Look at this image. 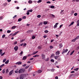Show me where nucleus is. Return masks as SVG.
I'll return each mask as SVG.
<instances>
[{
  "instance_id": "1",
  "label": "nucleus",
  "mask_w": 79,
  "mask_h": 79,
  "mask_svg": "<svg viewBox=\"0 0 79 79\" xmlns=\"http://www.w3.org/2000/svg\"><path fill=\"white\" fill-rule=\"evenodd\" d=\"M25 71V70L23 69H22L19 70L18 71V73L20 74H21L22 73H24V72Z\"/></svg>"
},
{
  "instance_id": "2",
  "label": "nucleus",
  "mask_w": 79,
  "mask_h": 79,
  "mask_svg": "<svg viewBox=\"0 0 79 79\" xmlns=\"http://www.w3.org/2000/svg\"><path fill=\"white\" fill-rule=\"evenodd\" d=\"M68 51V49H66L65 50V49H63V52H62V54H63V53H66Z\"/></svg>"
},
{
  "instance_id": "3",
  "label": "nucleus",
  "mask_w": 79,
  "mask_h": 79,
  "mask_svg": "<svg viewBox=\"0 0 79 79\" xmlns=\"http://www.w3.org/2000/svg\"><path fill=\"white\" fill-rule=\"evenodd\" d=\"M41 56L42 57V59L45 60V55L44 54H42Z\"/></svg>"
},
{
  "instance_id": "4",
  "label": "nucleus",
  "mask_w": 79,
  "mask_h": 79,
  "mask_svg": "<svg viewBox=\"0 0 79 79\" xmlns=\"http://www.w3.org/2000/svg\"><path fill=\"white\" fill-rule=\"evenodd\" d=\"M60 51H58L56 52V55H59V54H60Z\"/></svg>"
},
{
  "instance_id": "5",
  "label": "nucleus",
  "mask_w": 79,
  "mask_h": 79,
  "mask_svg": "<svg viewBox=\"0 0 79 79\" xmlns=\"http://www.w3.org/2000/svg\"><path fill=\"white\" fill-rule=\"evenodd\" d=\"M18 46H16L14 47V50H15V52H16L18 50Z\"/></svg>"
},
{
  "instance_id": "6",
  "label": "nucleus",
  "mask_w": 79,
  "mask_h": 79,
  "mask_svg": "<svg viewBox=\"0 0 79 79\" xmlns=\"http://www.w3.org/2000/svg\"><path fill=\"white\" fill-rule=\"evenodd\" d=\"M20 79H24V75L22 74L20 75Z\"/></svg>"
},
{
  "instance_id": "7",
  "label": "nucleus",
  "mask_w": 79,
  "mask_h": 79,
  "mask_svg": "<svg viewBox=\"0 0 79 79\" xmlns=\"http://www.w3.org/2000/svg\"><path fill=\"white\" fill-rule=\"evenodd\" d=\"M60 56H54V58L55 59V60H57L58 59V58Z\"/></svg>"
},
{
  "instance_id": "8",
  "label": "nucleus",
  "mask_w": 79,
  "mask_h": 79,
  "mask_svg": "<svg viewBox=\"0 0 79 79\" xmlns=\"http://www.w3.org/2000/svg\"><path fill=\"white\" fill-rule=\"evenodd\" d=\"M21 64H22V62H18L16 63V64H18L19 65Z\"/></svg>"
},
{
  "instance_id": "9",
  "label": "nucleus",
  "mask_w": 79,
  "mask_h": 79,
  "mask_svg": "<svg viewBox=\"0 0 79 79\" xmlns=\"http://www.w3.org/2000/svg\"><path fill=\"white\" fill-rule=\"evenodd\" d=\"M27 58V57H26V56H24L23 57V60H26Z\"/></svg>"
},
{
  "instance_id": "10",
  "label": "nucleus",
  "mask_w": 79,
  "mask_h": 79,
  "mask_svg": "<svg viewBox=\"0 0 79 79\" xmlns=\"http://www.w3.org/2000/svg\"><path fill=\"white\" fill-rule=\"evenodd\" d=\"M32 31H33L32 30H29L27 31V33H31V32H32Z\"/></svg>"
},
{
  "instance_id": "11",
  "label": "nucleus",
  "mask_w": 79,
  "mask_h": 79,
  "mask_svg": "<svg viewBox=\"0 0 79 79\" xmlns=\"http://www.w3.org/2000/svg\"><path fill=\"white\" fill-rule=\"evenodd\" d=\"M74 22H72L70 23V24L69 25V26L70 27V26H72V25H73V24H74Z\"/></svg>"
},
{
  "instance_id": "12",
  "label": "nucleus",
  "mask_w": 79,
  "mask_h": 79,
  "mask_svg": "<svg viewBox=\"0 0 79 79\" xmlns=\"http://www.w3.org/2000/svg\"><path fill=\"white\" fill-rule=\"evenodd\" d=\"M13 71L12 70L9 73L10 76H11V75L12 74V73H13Z\"/></svg>"
},
{
  "instance_id": "13",
  "label": "nucleus",
  "mask_w": 79,
  "mask_h": 79,
  "mask_svg": "<svg viewBox=\"0 0 79 79\" xmlns=\"http://www.w3.org/2000/svg\"><path fill=\"white\" fill-rule=\"evenodd\" d=\"M9 63V60H7L5 62V64H7Z\"/></svg>"
},
{
  "instance_id": "14",
  "label": "nucleus",
  "mask_w": 79,
  "mask_h": 79,
  "mask_svg": "<svg viewBox=\"0 0 79 79\" xmlns=\"http://www.w3.org/2000/svg\"><path fill=\"white\" fill-rule=\"evenodd\" d=\"M32 69V67H30L28 70L29 72V71H31Z\"/></svg>"
},
{
  "instance_id": "15",
  "label": "nucleus",
  "mask_w": 79,
  "mask_h": 79,
  "mask_svg": "<svg viewBox=\"0 0 79 79\" xmlns=\"http://www.w3.org/2000/svg\"><path fill=\"white\" fill-rule=\"evenodd\" d=\"M39 55H35V56H33V57H39Z\"/></svg>"
},
{
  "instance_id": "16",
  "label": "nucleus",
  "mask_w": 79,
  "mask_h": 79,
  "mask_svg": "<svg viewBox=\"0 0 79 79\" xmlns=\"http://www.w3.org/2000/svg\"><path fill=\"white\" fill-rule=\"evenodd\" d=\"M16 27V26H13L12 27L11 29H15Z\"/></svg>"
},
{
  "instance_id": "17",
  "label": "nucleus",
  "mask_w": 79,
  "mask_h": 79,
  "mask_svg": "<svg viewBox=\"0 0 79 79\" xmlns=\"http://www.w3.org/2000/svg\"><path fill=\"white\" fill-rule=\"evenodd\" d=\"M57 60L58 61H61V58L60 57L58 58L57 59Z\"/></svg>"
},
{
  "instance_id": "18",
  "label": "nucleus",
  "mask_w": 79,
  "mask_h": 79,
  "mask_svg": "<svg viewBox=\"0 0 79 79\" xmlns=\"http://www.w3.org/2000/svg\"><path fill=\"white\" fill-rule=\"evenodd\" d=\"M78 70H79V68H77L74 69V71H77Z\"/></svg>"
},
{
  "instance_id": "19",
  "label": "nucleus",
  "mask_w": 79,
  "mask_h": 79,
  "mask_svg": "<svg viewBox=\"0 0 79 79\" xmlns=\"http://www.w3.org/2000/svg\"><path fill=\"white\" fill-rule=\"evenodd\" d=\"M51 71L52 72H54V71H55V69H51Z\"/></svg>"
},
{
  "instance_id": "20",
  "label": "nucleus",
  "mask_w": 79,
  "mask_h": 79,
  "mask_svg": "<svg viewBox=\"0 0 79 79\" xmlns=\"http://www.w3.org/2000/svg\"><path fill=\"white\" fill-rule=\"evenodd\" d=\"M42 71L41 70H39L38 71V73H42Z\"/></svg>"
},
{
  "instance_id": "21",
  "label": "nucleus",
  "mask_w": 79,
  "mask_h": 79,
  "mask_svg": "<svg viewBox=\"0 0 79 79\" xmlns=\"http://www.w3.org/2000/svg\"><path fill=\"white\" fill-rule=\"evenodd\" d=\"M5 66V64H2L0 66V68H2V67H3Z\"/></svg>"
},
{
  "instance_id": "22",
  "label": "nucleus",
  "mask_w": 79,
  "mask_h": 79,
  "mask_svg": "<svg viewBox=\"0 0 79 79\" xmlns=\"http://www.w3.org/2000/svg\"><path fill=\"white\" fill-rule=\"evenodd\" d=\"M59 47L60 48H62L63 47V45H62V44H59Z\"/></svg>"
},
{
  "instance_id": "23",
  "label": "nucleus",
  "mask_w": 79,
  "mask_h": 79,
  "mask_svg": "<svg viewBox=\"0 0 79 79\" xmlns=\"http://www.w3.org/2000/svg\"><path fill=\"white\" fill-rule=\"evenodd\" d=\"M76 40L75 38L73 40H72L71 42H75Z\"/></svg>"
},
{
  "instance_id": "24",
  "label": "nucleus",
  "mask_w": 79,
  "mask_h": 79,
  "mask_svg": "<svg viewBox=\"0 0 79 79\" xmlns=\"http://www.w3.org/2000/svg\"><path fill=\"white\" fill-rule=\"evenodd\" d=\"M7 5V3H5L4 4H3V6H6Z\"/></svg>"
},
{
  "instance_id": "25",
  "label": "nucleus",
  "mask_w": 79,
  "mask_h": 79,
  "mask_svg": "<svg viewBox=\"0 0 79 79\" xmlns=\"http://www.w3.org/2000/svg\"><path fill=\"white\" fill-rule=\"evenodd\" d=\"M55 56V54H54V53L52 54L51 56H50V58H52V57H53V56Z\"/></svg>"
},
{
  "instance_id": "26",
  "label": "nucleus",
  "mask_w": 79,
  "mask_h": 79,
  "mask_svg": "<svg viewBox=\"0 0 79 79\" xmlns=\"http://www.w3.org/2000/svg\"><path fill=\"white\" fill-rule=\"evenodd\" d=\"M27 11H28L29 12H32V9L28 10Z\"/></svg>"
},
{
  "instance_id": "27",
  "label": "nucleus",
  "mask_w": 79,
  "mask_h": 79,
  "mask_svg": "<svg viewBox=\"0 0 79 79\" xmlns=\"http://www.w3.org/2000/svg\"><path fill=\"white\" fill-rule=\"evenodd\" d=\"M44 24L45 25H46V24H47V21H45L44 22Z\"/></svg>"
},
{
  "instance_id": "28",
  "label": "nucleus",
  "mask_w": 79,
  "mask_h": 79,
  "mask_svg": "<svg viewBox=\"0 0 79 79\" xmlns=\"http://www.w3.org/2000/svg\"><path fill=\"white\" fill-rule=\"evenodd\" d=\"M74 52V50L73 51L70 53V55H72Z\"/></svg>"
},
{
  "instance_id": "29",
  "label": "nucleus",
  "mask_w": 79,
  "mask_h": 79,
  "mask_svg": "<svg viewBox=\"0 0 79 79\" xmlns=\"http://www.w3.org/2000/svg\"><path fill=\"white\" fill-rule=\"evenodd\" d=\"M9 73V70H8V69H7L6 72V73L7 74V73Z\"/></svg>"
},
{
  "instance_id": "30",
  "label": "nucleus",
  "mask_w": 79,
  "mask_h": 79,
  "mask_svg": "<svg viewBox=\"0 0 79 79\" xmlns=\"http://www.w3.org/2000/svg\"><path fill=\"white\" fill-rule=\"evenodd\" d=\"M6 59L5 58L3 60V63H5V61H6Z\"/></svg>"
},
{
  "instance_id": "31",
  "label": "nucleus",
  "mask_w": 79,
  "mask_h": 79,
  "mask_svg": "<svg viewBox=\"0 0 79 79\" xmlns=\"http://www.w3.org/2000/svg\"><path fill=\"white\" fill-rule=\"evenodd\" d=\"M21 20H22V19L19 18L18 19V21H19V22H20V21H21Z\"/></svg>"
},
{
  "instance_id": "32",
  "label": "nucleus",
  "mask_w": 79,
  "mask_h": 79,
  "mask_svg": "<svg viewBox=\"0 0 79 79\" xmlns=\"http://www.w3.org/2000/svg\"><path fill=\"white\" fill-rule=\"evenodd\" d=\"M14 45H16L17 44H18V42H17V41H15L14 42Z\"/></svg>"
},
{
  "instance_id": "33",
  "label": "nucleus",
  "mask_w": 79,
  "mask_h": 79,
  "mask_svg": "<svg viewBox=\"0 0 79 79\" xmlns=\"http://www.w3.org/2000/svg\"><path fill=\"white\" fill-rule=\"evenodd\" d=\"M37 18H40V17H41V15H38L37 16Z\"/></svg>"
},
{
  "instance_id": "34",
  "label": "nucleus",
  "mask_w": 79,
  "mask_h": 79,
  "mask_svg": "<svg viewBox=\"0 0 79 79\" xmlns=\"http://www.w3.org/2000/svg\"><path fill=\"white\" fill-rule=\"evenodd\" d=\"M35 38V37L34 36H33L32 37V39H34Z\"/></svg>"
},
{
  "instance_id": "35",
  "label": "nucleus",
  "mask_w": 79,
  "mask_h": 79,
  "mask_svg": "<svg viewBox=\"0 0 79 79\" xmlns=\"http://www.w3.org/2000/svg\"><path fill=\"white\" fill-rule=\"evenodd\" d=\"M40 2H42V0H39L37 2V3H40Z\"/></svg>"
},
{
  "instance_id": "36",
  "label": "nucleus",
  "mask_w": 79,
  "mask_h": 79,
  "mask_svg": "<svg viewBox=\"0 0 79 79\" xmlns=\"http://www.w3.org/2000/svg\"><path fill=\"white\" fill-rule=\"evenodd\" d=\"M55 8V6H51V8Z\"/></svg>"
},
{
  "instance_id": "37",
  "label": "nucleus",
  "mask_w": 79,
  "mask_h": 79,
  "mask_svg": "<svg viewBox=\"0 0 79 79\" xmlns=\"http://www.w3.org/2000/svg\"><path fill=\"white\" fill-rule=\"evenodd\" d=\"M2 73H3V74H5V69H3L2 70Z\"/></svg>"
},
{
  "instance_id": "38",
  "label": "nucleus",
  "mask_w": 79,
  "mask_h": 79,
  "mask_svg": "<svg viewBox=\"0 0 79 79\" xmlns=\"http://www.w3.org/2000/svg\"><path fill=\"white\" fill-rule=\"evenodd\" d=\"M45 33H48V30H45L44 31Z\"/></svg>"
},
{
  "instance_id": "39",
  "label": "nucleus",
  "mask_w": 79,
  "mask_h": 79,
  "mask_svg": "<svg viewBox=\"0 0 79 79\" xmlns=\"http://www.w3.org/2000/svg\"><path fill=\"white\" fill-rule=\"evenodd\" d=\"M28 3H32V2L31 1H29Z\"/></svg>"
},
{
  "instance_id": "40",
  "label": "nucleus",
  "mask_w": 79,
  "mask_h": 79,
  "mask_svg": "<svg viewBox=\"0 0 79 79\" xmlns=\"http://www.w3.org/2000/svg\"><path fill=\"white\" fill-rule=\"evenodd\" d=\"M5 35L4 34L2 35V38H5Z\"/></svg>"
},
{
  "instance_id": "41",
  "label": "nucleus",
  "mask_w": 79,
  "mask_h": 79,
  "mask_svg": "<svg viewBox=\"0 0 79 79\" xmlns=\"http://www.w3.org/2000/svg\"><path fill=\"white\" fill-rule=\"evenodd\" d=\"M49 60V58L48 57L46 60H45L46 61H48Z\"/></svg>"
},
{
  "instance_id": "42",
  "label": "nucleus",
  "mask_w": 79,
  "mask_h": 79,
  "mask_svg": "<svg viewBox=\"0 0 79 79\" xmlns=\"http://www.w3.org/2000/svg\"><path fill=\"white\" fill-rule=\"evenodd\" d=\"M50 48L51 49H52V48H53V46H50Z\"/></svg>"
},
{
  "instance_id": "43",
  "label": "nucleus",
  "mask_w": 79,
  "mask_h": 79,
  "mask_svg": "<svg viewBox=\"0 0 79 79\" xmlns=\"http://www.w3.org/2000/svg\"><path fill=\"white\" fill-rule=\"evenodd\" d=\"M7 32L8 33H10V32H11V31H10V30H8L7 31Z\"/></svg>"
},
{
  "instance_id": "44",
  "label": "nucleus",
  "mask_w": 79,
  "mask_h": 79,
  "mask_svg": "<svg viewBox=\"0 0 79 79\" xmlns=\"http://www.w3.org/2000/svg\"><path fill=\"white\" fill-rule=\"evenodd\" d=\"M79 36H78L75 39V40H77V39H79Z\"/></svg>"
},
{
  "instance_id": "45",
  "label": "nucleus",
  "mask_w": 79,
  "mask_h": 79,
  "mask_svg": "<svg viewBox=\"0 0 79 79\" xmlns=\"http://www.w3.org/2000/svg\"><path fill=\"white\" fill-rule=\"evenodd\" d=\"M23 19H26V16H24L23 17Z\"/></svg>"
},
{
  "instance_id": "46",
  "label": "nucleus",
  "mask_w": 79,
  "mask_h": 79,
  "mask_svg": "<svg viewBox=\"0 0 79 79\" xmlns=\"http://www.w3.org/2000/svg\"><path fill=\"white\" fill-rule=\"evenodd\" d=\"M47 3H48L49 4L51 3V2L50 1H48L47 2Z\"/></svg>"
},
{
  "instance_id": "47",
  "label": "nucleus",
  "mask_w": 79,
  "mask_h": 79,
  "mask_svg": "<svg viewBox=\"0 0 79 79\" xmlns=\"http://www.w3.org/2000/svg\"><path fill=\"white\" fill-rule=\"evenodd\" d=\"M74 16H77V13H76L74 14Z\"/></svg>"
},
{
  "instance_id": "48",
  "label": "nucleus",
  "mask_w": 79,
  "mask_h": 79,
  "mask_svg": "<svg viewBox=\"0 0 79 79\" xmlns=\"http://www.w3.org/2000/svg\"><path fill=\"white\" fill-rule=\"evenodd\" d=\"M23 53V51H22L20 53V55H21V56H22V54Z\"/></svg>"
},
{
  "instance_id": "49",
  "label": "nucleus",
  "mask_w": 79,
  "mask_h": 79,
  "mask_svg": "<svg viewBox=\"0 0 79 79\" xmlns=\"http://www.w3.org/2000/svg\"><path fill=\"white\" fill-rule=\"evenodd\" d=\"M27 15H29V11H27V12L26 13Z\"/></svg>"
},
{
  "instance_id": "50",
  "label": "nucleus",
  "mask_w": 79,
  "mask_h": 79,
  "mask_svg": "<svg viewBox=\"0 0 79 79\" xmlns=\"http://www.w3.org/2000/svg\"><path fill=\"white\" fill-rule=\"evenodd\" d=\"M29 67V66H27L25 67V69H27Z\"/></svg>"
},
{
  "instance_id": "51",
  "label": "nucleus",
  "mask_w": 79,
  "mask_h": 79,
  "mask_svg": "<svg viewBox=\"0 0 79 79\" xmlns=\"http://www.w3.org/2000/svg\"><path fill=\"white\" fill-rule=\"evenodd\" d=\"M71 14H73V13H74V11L73 10H72L71 12Z\"/></svg>"
},
{
  "instance_id": "52",
  "label": "nucleus",
  "mask_w": 79,
  "mask_h": 79,
  "mask_svg": "<svg viewBox=\"0 0 79 79\" xmlns=\"http://www.w3.org/2000/svg\"><path fill=\"white\" fill-rule=\"evenodd\" d=\"M40 25H42V22L40 23L39 24V26H40Z\"/></svg>"
},
{
  "instance_id": "53",
  "label": "nucleus",
  "mask_w": 79,
  "mask_h": 79,
  "mask_svg": "<svg viewBox=\"0 0 79 79\" xmlns=\"http://www.w3.org/2000/svg\"><path fill=\"white\" fill-rule=\"evenodd\" d=\"M5 52H4L3 53L1 54V56H3V55H4L5 54Z\"/></svg>"
},
{
  "instance_id": "54",
  "label": "nucleus",
  "mask_w": 79,
  "mask_h": 79,
  "mask_svg": "<svg viewBox=\"0 0 79 79\" xmlns=\"http://www.w3.org/2000/svg\"><path fill=\"white\" fill-rule=\"evenodd\" d=\"M51 62H54V60H53V59H51Z\"/></svg>"
},
{
  "instance_id": "55",
  "label": "nucleus",
  "mask_w": 79,
  "mask_h": 79,
  "mask_svg": "<svg viewBox=\"0 0 79 79\" xmlns=\"http://www.w3.org/2000/svg\"><path fill=\"white\" fill-rule=\"evenodd\" d=\"M2 19H3V17L2 16L0 17V20H2Z\"/></svg>"
},
{
  "instance_id": "56",
  "label": "nucleus",
  "mask_w": 79,
  "mask_h": 79,
  "mask_svg": "<svg viewBox=\"0 0 79 79\" xmlns=\"http://www.w3.org/2000/svg\"><path fill=\"white\" fill-rule=\"evenodd\" d=\"M47 37V35H45L43 36L44 38H46Z\"/></svg>"
},
{
  "instance_id": "57",
  "label": "nucleus",
  "mask_w": 79,
  "mask_h": 79,
  "mask_svg": "<svg viewBox=\"0 0 79 79\" xmlns=\"http://www.w3.org/2000/svg\"><path fill=\"white\" fill-rule=\"evenodd\" d=\"M38 49H41V46H40L38 47Z\"/></svg>"
},
{
  "instance_id": "58",
  "label": "nucleus",
  "mask_w": 79,
  "mask_h": 79,
  "mask_svg": "<svg viewBox=\"0 0 79 79\" xmlns=\"http://www.w3.org/2000/svg\"><path fill=\"white\" fill-rule=\"evenodd\" d=\"M18 32H19V31H17L16 32H15V35H16V34H18Z\"/></svg>"
},
{
  "instance_id": "59",
  "label": "nucleus",
  "mask_w": 79,
  "mask_h": 79,
  "mask_svg": "<svg viewBox=\"0 0 79 79\" xmlns=\"http://www.w3.org/2000/svg\"><path fill=\"white\" fill-rule=\"evenodd\" d=\"M52 16V17H53V18H54L55 17V15H54L53 14H51Z\"/></svg>"
},
{
  "instance_id": "60",
  "label": "nucleus",
  "mask_w": 79,
  "mask_h": 79,
  "mask_svg": "<svg viewBox=\"0 0 79 79\" xmlns=\"http://www.w3.org/2000/svg\"><path fill=\"white\" fill-rule=\"evenodd\" d=\"M57 26V25H55L54 26V28H55Z\"/></svg>"
},
{
  "instance_id": "61",
  "label": "nucleus",
  "mask_w": 79,
  "mask_h": 79,
  "mask_svg": "<svg viewBox=\"0 0 79 79\" xmlns=\"http://www.w3.org/2000/svg\"><path fill=\"white\" fill-rule=\"evenodd\" d=\"M22 40L21 41H20V42H23V41H24V40Z\"/></svg>"
},
{
  "instance_id": "62",
  "label": "nucleus",
  "mask_w": 79,
  "mask_h": 79,
  "mask_svg": "<svg viewBox=\"0 0 79 79\" xmlns=\"http://www.w3.org/2000/svg\"><path fill=\"white\" fill-rule=\"evenodd\" d=\"M55 78L56 79H58V76H56L55 77Z\"/></svg>"
},
{
  "instance_id": "63",
  "label": "nucleus",
  "mask_w": 79,
  "mask_h": 79,
  "mask_svg": "<svg viewBox=\"0 0 79 79\" xmlns=\"http://www.w3.org/2000/svg\"><path fill=\"white\" fill-rule=\"evenodd\" d=\"M15 73H18V71H17V70H16L15 71Z\"/></svg>"
},
{
  "instance_id": "64",
  "label": "nucleus",
  "mask_w": 79,
  "mask_h": 79,
  "mask_svg": "<svg viewBox=\"0 0 79 79\" xmlns=\"http://www.w3.org/2000/svg\"><path fill=\"white\" fill-rule=\"evenodd\" d=\"M3 79V77L2 76H0V79Z\"/></svg>"
}]
</instances>
